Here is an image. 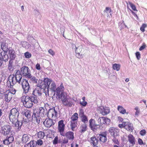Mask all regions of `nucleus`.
<instances>
[{"label": "nucleus", "mask_w": 147, "mask_h": 147, "mask_svg": "<svg viewBox=\"0 0 147 147\" xmlns=\"http://www.w3.org/2000/svg\"><path fill=\"white\" fill-rule=\"evenodd\" d=\"M77 121H70V126L71 127V129L72 130V131H74V129L77 127Z\"/></svg>", "instance_id": "b1692460"}, {"label": "nucleus", "mask_w": 147, "mask_h": 147, "mask_svg": "<svg viewBox=\"0 0 147 147\" xmlns=\"http://www.w3.org/2000/svg\"><path fill=\"white\" fill-rule=\"evenodd\" d=\"M129 3L131 8L134 11H138L136 9V7L134 5L130 2Z\"/></svg>", "instance_id": "c03bdc74"}, {"label": "nucleus", "mask_w": 147, "mask_h": 147, "mask_svg": "<svg viewBox=\"0 0 147 147\" xmlns=\"http://www.w3.org/2000/svg\"><path fill=\"white\" fill-rule=\"evenodd\" d=\"M58 143V137L57 136L55 137L53 141V144H56Z\"/></svg>", "instance_id": "5fc2aeb1"}, {"label": "nucleus", "mask_w": 147, "mask_h": 147, "mask_svg": "<svg viewBox=\"0 0 147 147\" xmlns=\"http://www.w3.org/2000/svg\"><path fill=\"white\" fill-rule=\"evenodd\" d=\"M40 84H41V88H40L41 89H42L43 90V92H45L46 91L45 90L46 89H47V91L48 93V92L49 91V88H48L47 87V86L46 84L45 85V84H44L42 83H40Z\"/></svg>", "instance_id": "393cba45"}, {"label": "nucleus", "mask_w": 147, "mask_h": 147, "mask_svg": "<svg viewBox=\"0 0 147 147\" xmlns=\"http://www.w3.org/2000/svg\"><path fill=\"white\" fill-rule=\"evenodd\" d=\"M146 27L147 25L146 24H143L140 28V30L142 32H144L145 31V28Z\"/></svg>", "instance_id": "49530a36"}, {"label": "nucleus", "mask_w": 147, "mask_h": 147, "mask_svg": "<svg viewBox=\"0 0 147 147\" xmlns=\"http://www.w3.org/2000/svg\"><path fill=\"white\" fill-rule=\"evenodd\" d=\"M19 113L18 111L16 108H13L9 114L10 120H15V119H18Z\"/></svg>", "instance_id": "f257e3e1"}, {"label": "nucleus", "mask_w": 147, "mask_h": 147, "mask_svg": "<svg viewBox=\"0 0 147 147\" xmlns=\"http://www.w3.org/2000/svg\"><path fill=\"white\" fill-rule=\"evenodd\" d=\"M24 76L25 78H27L30 79H31L32 77L31 74H30V72H29V73H28L25 75Z\"/></svg>", "instance_id": "603ef678"}, {"label": "nucleus", "mask_w": 147, "mask_h": 147, "mask_svg": "<svg viewBox=\"0 0 147 147\" xmlns=\"http://www.w3.org/2000/svg\"><path fill=\"white\" fill-rule=\"evenodd\" d=\"M87 103V102L86 101H83L82 102H80V104L81 105H82L84 107L86 106V105Z\"/></svg>", "instance_id": "e2e57ef3"}, {"label": "nucleus", "mask_w": 147, "mask_h": 147, "mask_svg": "<svg viewBox=\"0 0 147 147\" xmlns=\"http://www.w3.org/2000/svg\"><path fill=\"white\" fill-rule=\"evenodd\" d=\"M55 121L49 118H47L43 122V124L45 125V122L47 125L46 127L48 128L50 127L51 126L54 125L55 123Z\"/></svg>", "instance_id": "39448f33"}, {"label": "nucleus", "mask_w": 147, "mask_h": 147, "mask_svg": "<svg viewBox=\"0 0 147 147\" xmlns=\"http://www.w3.org/2000/svg\"><path fill=\"white\" fill-rule=\"evenodd\" d=\"M6 51L8 52V54L10 57L9 59H14L16 57V55L15 54V51L14 50L11 48H9Z\"/></svg>", "instance_id": "20e7f679"}, {"label": "nucleus", "mask_w": 147, "mask_h": 147, "mask_svg": "<svg viewBox=\"0 0 147 147\" xmlns=\"http://www.w3.org/2000/svg\"><path fill=\"white\" fill-rule=\"evenodd\" d=\"M20 71L24 76L25 75L30 72V70L28 67L24 66L20 69Z\"/></svg>", "instance_id": "9d476101"}, {"label": "nucleus", "mask_w": 147, "mask_h": 147, "mask_svg": "<svg viewBox=\"0 0 147 147\" xmlns=\"http://www.w3.org/2000/svg\"><path fill=\"white\" fill-rule=\"evenodd\" d=\"M126 122H124V128L128 131L132 132L133 131V128L131 126V124H129L128 125H126Z\"/></svg>", "instance_id": "6ab92c4d"}, {"label": "nucleus", "mask_w": 147, "mask_h": 147, "mask_svg": "<svg viewBox=\"0 0 147 147\" xmlns=\"http://www.w3.org/2000/svg\"><path fill=\"white\" fill-rule=\"evenodd\" d=\"M21 101L24 103H26L30 100V97L29 96H22L21 98Z\"/></svg>", "instance_id": "f3484780"}, {"label": "nucleus", "mask_w": 147, "mask_h": 147, "mask_svg": "<svg viewBox=\"0 0 147 147\" xmlns=\"http://www.w3.org/2000/svg\"><path fill=\"white\" fill-rule=\"evenodd\" d=\"M7 85L8 87L11 88H13V85L11 84V82L10 81H7Z\"/></svg>", "instance_id": "13d9d810"}, {"label": "nucleus", "mask_w": 147, "mask_h": 147, "mask_svg": "<svg viewBox=\"0 0 147 147\" xmlns=\"http://www.w3.org/2000/svg\"><path fill=\"white\" fill-rule=\"evenodd\" d=\"M85 115H84V112L82 109H81L80 110V112L79 114V116L81 118L85 116Z\"/></svg>", "instance_id": "3c124183"}, {"label": "nucleus", "mask_w": 147, "mask_h": 147, "mask_svg": "<svg viewBox=\"0 0 147 147\" xmlns=\"http://www.w3.org/2000/svg\"><path fill=\"white\" fill-rule=\"evenodd\" d=\"M146 131L144 129L141 130L140 132V134L142 136H144L146 134Z\"/></svg>", "instance_id": "bf43d9fd"}, {"label": "nucleus", "mask_w": 147, "mask_h": 147, "mask_svg": "<svg viewBox=\"0 0 147 147\" xmlns=\"http://www.w3.org/2000/svg\"><path fill=\"white\" fill-rule=\"evenodd\" d=\"M138 142L140 145H142L144 144L142 140L140 138H138Z\"/></svg>", "instance_id": "338daca9"}, {"label": "nucleus", "mask_w": 147, "mask_h": 147, "mask_svg": "<svg viewBox=\"0 0 147 147\" xmlns=\"http://www.w3.org/2000/svg\"><path fill=\"white\" fill-rule=\"evenodd\" d=\"M23 104L25 107L27 108H30L33 105L32 101L31 100L26 103H24Z\"/></svg>", "instance_id": "412c9836"}, {"label": "nucleus", "mask_w": 147, "mask_h": 147, "mask_svg": "<svg viewBox=\"0 0 147 147\" xmlns=\"http://www.w3.org/2000/svg\"><path fill=\"white\" fill-rule=\"evenodd\" d=\"M50 88H49L50 89V90L54 92V94L53 96H54L55 95V89L56 88V86L55 83L54 82H52L51 86H50Z\"/></svg>", "instance_id": "aec40b11"}, {"label": "nucleus", "mask_w": 147, "mask_h": 147, "mask_svg": "<svg viewBox=\"0 0 147 147\" xmlns=\"http://www.w3.org/2000/svg\"><path fill=\"white\" fill-rule=\"evenodd\" d=\"M36 144L38 145L41 146L43 144V142L40 139L38 140L36 142Z\"/></svg>", "instance_id": "680f3d73"}, {"label": "nucleus", "mask_w": 147, "mask_h": 147, "mask_svg": "<svg viewBox=\"0 0 147 147\" xmlns=\"http://www.w3.org/2000/svg\"><path fill=\"white\" fill-rule=\"evenodd\" d=\"M112 140L115 144L117 145L119 144V143L118 141V138H113Z\"/></svg>", "instance_id": "864d4df0"}, {"label": "nucleus", "mask_w": 147, "mask_h": 147, "mask_svg": "<svg viewBox=\"0 0 147 147\" xmlns=\"http://www.w3.org/2000/svg\"><path fill=\"white\" fill-rule=\"evenodd\" d=\"M29 143L30 147H35L36 146V144L34 143V141H31Z\"/></svg>", "instance_id": "4d7b16f0"}, {"label": "nucleus", "mask_w": 147, "mask_h": 147, "mask_svg": "<svg viewBox=\"0 0 147 147\" xmlns=\"http://www.w3.org/2000/svg\"><path fill=\"white\" fill-rule=\"evenodd\" d=\"M39 115H40L41 116H44L45 113H47V111L46 109H44L43 107H41L39 109Z\"/></svg>", "instance_id": "dca6fc26"}, {"label": "nucleus", "mask_w": 147, "mask_h": 147, "mask_svg": "<svg viewBox=\"0 0 147 147\" xmlns=\"http://www.w3.org/2000/svg\"><path fill=\"white\" fill-rule=\"evenodd\" d=\"M71 119L72 120L71 121H75L77 120L78 119V114L76 113H75L74 115L71 117Z\"/></svg>", "instance_id": "cd10ccee"}, {"label": "nucleus", "mask_w": 147, "mask_h": 147, "mask_svg": "<svg viewBox=\"0 0 147 147\" xmlns=\"http://www.w3.org/2000/svg\"><path fill=\"white\" fill-rule=\"evenodd\" d=\"M11 128L10 125H5L1 127L2 133L5 136L9 134L11 132Z\"/></svg>", "instance_id": "f03ea898"}, {"label": "nucleus", "mask_w": 147, "mask_h": 147, "mask_svg": "<svg viewBox=\"0 0 147 147\" xmlns=\"http://www.w3.org/2000/svg\"><path fill=\"white\" fill-rule=\"evenodd\" d=\"M99 140L103 142H105L107 140V138L106 136H100L99 137Z\"/></svg>", "instance_id": "e433bc0d"}, {"label": "nucleus", "mask_w": 147, "mask_h": 147, "mask_svg": "<svg viewBox=\"0 0 147 147\" xmlns=\"http://www.w3.org/2000/svg\"><path fill=\"white\" fill-rule=\"evenodd\" d=\"M24 56L26 58H29L31 57V54L30 53L27 52L25 53Z\"/></svg>", "instance_id": "de8ad7c7"}, {"label": "nucleus", "mask_w": 147, "mask_h": 147, "mask_svg": "<svg viewBox=\"0 0 147 147\" xmlns=\"http://www.w3.org/2000/svg\"><path fill=\"white\" fill-rule=\"evenodd\" d=\"M40 81L41 83L45 84V85L46 84V85L47 86L48 88H49L50 85L51 84V80L47 78H44L43 82H42V80H40Z\"/></svg>", "instance_id": "9b49d317"}, {"label": "nucleus", "mask_w": 147, "mask_h": 147, "mask_svg": "<svg viewBox=\"0 0 147 147\" xmlns=\"http://www.w3.org/2000/svg\"><path fill=\"white\" fill-rule=\"evenodd\" d=\"M128 140L129 143L133 145L135 144V139L133 135L130 134L128 136Z\"/></svg>", "instance_id": "ddd939ff"}, {"label": "nucleus", "mask_w": 147, "mask_h": 147, "mask_svg": "<svg viewBox=\"0 0 147 147\" xmlns=\"http://www.w3.org/2000/svg\"><path fill=\"white\" fill-rule=\"evenodd\" d=\"M11 89H9V92H11V91H12V92L11 93H12V94H15L16 92V90L15 89H13V88H11Z\"/></svg>", "instance_id": "774afa93"}, {"label": "nucleus", "mask_w": 147, "mask_h": 147, "mask_svg": "<svg viewBox=\"0 0 147 147\" xmlns=\"http://www.w3.org/2000/svg\"><path fill=\"white\" fill-rule=\"evenodd\" d=\"M58 97L59 99H61V101H62L67 98V96L65 94L64 92H62Z\"/></svg>", "instance_id": "a878e982"}, {"label": "nucleus", "mask_w": 147, "mask_h": 147, "mask_svg": "<svg viewBox=\"0 0 147 147\" xmlns=\"http://www.w3.org/2000/svg\"><path fill=\"white\" fill-rule=\"evenodd\" d=\"M82 129L80 130V132L81 133L83 132L86 131L87 130V126L85 123H84L81 126Z\"/></svg>", "instance_id": "2f4dec72"}, {"label": "nucleus", "mask_w": 147, "mask_h": 147, "mask_svg": "<svg viewBox=\"0 0 147 147\" xmlns=\"http://www.w3.org/2000/svg\"><path fill=\"white\" fill-rule=\"evenodd\" d=\"M29 137L28 135L26 134H24L22 136V141L23 143H26L28 141Z\"/></svg>", "instance_id": "5701e85b"}, {"label": "nucleus", "mask_w": 147, "mask_h": 147, "mask_svg": "<svg viewBox=\"0 0 147 147\" xmlns=\"http://www.w3.org/2000/svg\"><path fill=\"white\" fill-rule=\"evenodd\" d=\"M146 45L144 43H143L142 45L139 48V50L141 51L144 49L146 47Z\"/></svg>", "instance_id": "052dcab7"}, {"label": "nucleus", "mask_w": 147, "mask_h": 147, "mask_svg": "<svg viewBox=\"0 0 147 147\" xmlns=\"http://www.w3.org/2000/svg\"><path fill=\"white\" fill-rule=\"evenodd\" d=\"M120 67V65L116 63L114 64L113 66V68L115 70H116L117 71H118L119 70Z\"/></svg>", "instance_id": "72a5a7b5"}, {"label": "nucleus", "mask_w": 147, "mask_h": 147, "mask_svg": "<svg viewBox=\"0 0 147 147\" xmlns=\"http://www.w3.org/2000/svg\"><path fill=\"white\" fill-rule=\"evenodd\" d=\"M64 121L61 120L58 122V129L59 131H62L64 130L65 125L63 123Z\"/></svg>", "instance_id": "0eeeda50"}, {"label": "nucleus", "mask_w": 147, "mask_h": 147, "mask_svg": "<svg viewBox=\"0 0 147 147\" xmlns=\"http://www.w3.org/2000/svg\"><path fill=\"white\" fill-rule=\"evenodd\" d=\"M105 119V117H99L98 120L99 124L100 125L104 124V120Z\"/></svg>", "instance_id": "7c9ffc66"}, {"label": "nucleus", "mask_w": 147, "mask_h": 147, "mask_svg": "<svg viewBox=\"0 0 147 147\" xmlns=\"http://www.w3.org/2000/svg\"><path fill=\"white\" fill-rule=\"evenodd\" d=\"M109 109L105 108L104 109V110L102 111L101 113L103 115H105L109 113Z\"/></svg>", "instance_id": "473e14b6"}, {"label": "nucleus", "mask_w": 147, "mask_h": 147, "mask_svg": "<svg viewBox=\"0 0 147 147\" xmlns=\"http://www.w3.org/2000/svg\"><path fill=\"white\" fill-rule=\"evenodd\" d=\"M74 133L73 132L69 131L65 133V136L69 139L73 140L74 138Z\"/></svg>", "instance_id": "f8f14e48"}, {"label": "nucleus", "mask_w": 147, "mask_h": 147, "mask_svg": "<svg viewBox=\"0 0 147 147\" xmlns=\"http://www.w3.org/2000/svg\"><path fill=\"white\" fill-rule=\"evenodd\" d=\"M3 143L4 144L6 145H7L10 144L7 138L3 141Z\"/></svg>", "instance_id": "0e129e2a"}, {"label": "nucleus", "mask_w": 147, "mask_h": 147, "mask_svg": "<svg viewBox=\"0 0 147 147\" xmlns=\"http://www.w3.org/2000/svg\"><path fill=\"white\" fill-rule=\"evenodd\" d=\"M30 100L32 101L34 103H37L38 102L37 96H30Z\"/></svg>", "instance_id": "c85d7f7f"}, {"label": "nucleus", "mask_w": 147, "mask_h": 147, "mask_svg": "<svg viewBox=\"0 0 147 147\" xmlns=\"http://www.w3.org/2000/svg\"><path fill=\"white\" fill-rule=\"evenodd\" d=\"M61 90L60 88L59 87H57L55 90V93H56V95L57 96H59L60 95V92H61Z\"/></svg>", "instance_id": "ea45409f"}, {"label": "nucleus", "mask_w": 147, "mask_h": 147, "mask_svg": "<svg viewBox=\"0 0 147 147\" xmlns=\"http://www.w3.org/2000/svg\"><path fill=\"white\" fill-rule=\"evenodd\" d=\"M6 138L10 144L14 140V138L13 136H7Z\"/></svg>", "instance_id": "79ce46f5"}, {"label": "nucleus", "mask_w": 147, "mask_h": 147, "mask_svg": "<svg viewBox=\"0 0 147 147\" xmlns=\"http://www.w3.org/2000/svg\"><path fill=\"white\" fill-rule=\"evenodd\" d=\"M22 88L23 89L24 92H25V93H28L30 89V86H26V87H23Z\"/></svg>", "instance_id": "4c0bfd02"}, {"label": "nucleus", "mask_w": 147, "mask_h": 147, "mask_svg": "<svg viewBox=\"0 0 147 147\" xmlns=\"http://www.w3.org/2000/svg\"><path fill=\"white\" fill-rule=\"evenodd\" d=\"M117 109L119 112L123 114L126 113V110L121 106H118Z\"/></svg>", "instance_id": "4be33fe9"}, {"label": "nucleus", "mask_w": 147, "mask_h": 147, "mask_svg": "<svg viewBox=\"0 0 147 147\" xmlns=\"http://www.w3.org/2000/svg\"><path fill=\"white\" fill-rule=\"evenodd\" d=\"M28 83V80L26 79H23L21 82V85L22 86V87H24L25 85L27 84V83Z\"/></svg>", "instance_id": "a19ab883"}, {"label": "nucleus", "mask_w": 147, "mask_h": 147, "mask_svg": "<svg viewBox=\"0 0 147 147\" xmlns=\"http://www.w3.org/2000/svg\"><path fill=\"white\" fill-rule=\"evenodd\" d=\"M34 116L35 117L34 118L35 119L34 121H36V122L38 123L39 124L40 121V117L38 113L37 114L34 115Z\"/></svg>", "instance_id": "bb28decb"}, {"label": "nucleus", "mask_w": 147, "mask_h": 147, "mask_svg": "<svg viewBox=\"0 0 147 147\" xmlns=\"http://www.w3.org/2000/svg\"><path fill=\"white\" fill-rule=\"evenodd\" d=\"M7 51L3 50V51L1 52L0 53L1 56V58L5 62H6L8 61L9 58L7 54Z\"/></svg>", "instance_id": "423d86ee"}, {"label": "nucleus", "mask_w": 147, "mask_h": 147, "mask_svg": "<svg viewBox=\"0 0 147 147\" xmlns=\"http://www.w3.org/2000/svg\"><path fill=\"white\" fill-rule=\"evenodd\" d=\"M45 136V133L42 131H40L38 133V138L43 139Z\"/></svg>", "instance_id": "c756f323"}, {"label": "nucleus", "mask_w": 147, "mask_h": 147, "mask_svg": "<svg viewBox=\"0 0 147 147\" xmlns=\"http://www.w3.org/2000/svg\"><path fill=\"white\" fill-rule=\"evenodd\" d=\"M91 140L92 141V143L94 147H98L97 146L98 144V140L96 139L95 136H94L91 138Z\"/></svg>", "instance_id": "4468645a"}, {"label": "nucleus", "mask_w": 147, "mask_h": 147, "mask_svg": "<svg viewBox=\"0 0 147 147\" xmlns=\"http://www.w3.org/2000/svg\"><path fill=\"white\" fill-rule=\"evenodd\" d=\"M75 45L76 48L75 52L76 53V56L77 58H81L80 52H81L82 50V46L80 45L77 47Z\"/></svg>", "instance_id": "6e6552de"}, {"label": "nucleus", "mask_w": 147, "mask_h": 147, "mask_svg": "<svg viewBox=\"0 0 147 147\" xmlns=\"http://www.w3.org/2000/svg\"><path fill=\"white\" fill-rule=\"evenodd\" d=\"M30 80L33 81L34 83H37V80L36 79V77L34 76L32 77L31 79Z\"/></svg>", "instance_id": "69168bd1"}, {"label": "nucleus", "mask_w": 147, "mask_h": 147, "mask_svg": "<svg viewBox=\"0 0 147 147\" xmlns=\"http://www.w3.org/2000/svg\"><path fill=\"white\" fill-rule=\"evenodd\" d=\"M82 118V121L85 123L86 122H87L88 119L86 115L84 116Z\"/></svg>", "instance_id": "09e8293b"}, {"label": "nucleus", "mask_w": 147, "mask_h": 147, "mask_svg": "<svg viewBox=\"0 0 147 147\" xmlns=\"http://www.w3.org/2000/svg\"><path fill=\"white\" fill-rule=\"evenodd\" d=\"M111 135L113 136V138H118L119 136V134L117 131L113 133Z\"/></svg>", "instance_id": "8fccbe9b"}, {"label": "nucleus", "mask_w": 147, "mask_h": 147, "mask_svg": "<svg viewBox=\"0 0 147 147\" xmlns=\"http://www.w3.org/2000/svg\"><path fill=\"white\" fill-rule=\"evenodd\" d=\"M48 115L49 114H50L52 115L53 117V116H55V117H57V112L55 110V107H53L52 108L50 109L47 113Z\"/></svg>", "instance_id": "1a4fd4ad"}, {"label": "nucleus", "mask_w": 147, "mask_h": 147, "mask_svg": "<svg viewBox=\"0 0 147 147\" xmlns=\"http://www.w3.org/2000/svg\"><path fill=\"white\" fill-rule=\"evenodd\" d=\"M100 125L99 124H96L93 127V128H94V129H91L93 130V131H95L98 128L101 129L100 127H101V125Z\"/></svg>", "instance_id": "37998d69"}, {"label": "nucleus", "mask_w": 147, "mask_h": 147, "mask_svg": "<svg viewBox=\"0 0 147 147\" xmlns=\"http://www.w3.org/2000/svg\"><path fill=\"white\" fill-rule=\"evenodd\" d=\"M12 93L11 92H9L5 94V100L7 102H9L11 99Z\"/></svg>", "instance_id": "2eb2a0df"}, {"label": "nucleus", "mask_w": 147, "mask_h": 147, "mask_svg": "<svg viewBox=\"0 0 147 147\" xmlns=\"http://www.w3.org/2000/svg\"><path fill=\"white\" fill-rule=\"evenodd\" d=\"M105 119L104 120V124H106V125H109L110 123L111 120L110 119L108 118L107 117H105Z\"/></svg>", "instance_id": "58836bf2"}, {"label": "nucleus", "mask_w": 147, "mask_h": 147, "mask_svg": "<svg viewBox=\"0 0 147 147\" xmlns=\"http://www.w3.org/2000/svg\"><path fill=\"white\" fill-rule=\"evenodd\" d=\"M10 121L15 127H18V129L20 130L21 129V127L22 125V123L20 121H19L18 119H15V120H11Z\"/></svg>", "instance_id": "7ed1b4c3"}, {"label": "nucleus", "mask_w": 147, "mask_h": 147, "mask_svg": "<svg viewBox=\"0 0 147 147\" xmlns=\"http://www.w3.org/2000/svg\"><path fill=\"white\" fill-rule=\"evenodd\" d=\"M16 74L15 75V79H16V78H19L20 77L22 76L20 74L21 71L19 70H16Z\"/></svg>", "instance_id": "c9c22d12"}, {"label": "nucleus", "mask_w": 147, "mask_h": 147, "mask_svg": "<svg viewBox=\"0 0 147 147\" xmlns=\"http://www.w3.org/2000/svg\"><path fill=\"white\" fill-rule=\"evenodd\" d=\"M117 131V130L115 129L114 127H111L110 128L109 130V131L111 135L113 133Z\"/></svg>", "instance_id": "a18cd8bd"}, {"label": "nucleus", "mask_w": 147, "mask_h": 147, "mask_svg": "<svg viewBox=\"0 0 147 147\" xmlns=\"http://www.w3.org/2000/svg\"><path fill=\"white\" fill-rule=\"evenodd\" d=\"M136 56L138 60H140V54L139 52H137L136 53Z\"/></svg>", "instance_id": "6e6d98bb"}, {"label": "nucleus", "mask_w": 147, "mask_h": 147, "mask_svg": "<svg viewBox=\"0 0 147 147\" xmlns=\"http://www.w3.org/2000/svg\"><path fill=\"white\" fill-rule=\"evenodd\" d=\"M89 127L91 129H94V128H93V127L94 126L96 125L95 123V121L94 119H91L89 121Z\"/></svg>", "instance_id": "a211bd4d"}, {"label": "nucleus", "mask_w": 147, "mask_h": 147, "mask_svg": "<svg viewBox=\"0 0 147 147\" xmlns=\"http://www.w3.org/2000/svg\"><path fill=\"white\" fill-rule=\"evenodd\" d=\"M24 115L29 120H30L31 119V116L30 112L29 111H26L24 113Z\"/></svg>", "instance_id": "f704fd0d"}]
</instances>
